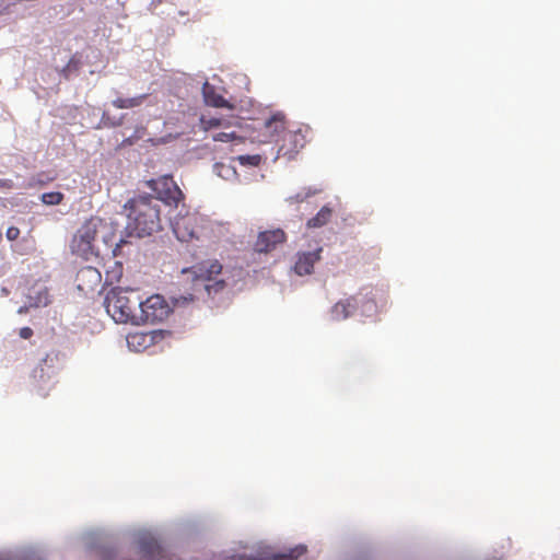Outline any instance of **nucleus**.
I'll use <instances>...</instances> for the list:
<instances>
[{
  "label": "nucleus",
  "mask_w": 560,
  "mask_h": 560,
  "mask_svg": "<svg viewBox=\"0 0 560 560\" xmlns=\"http://www.w3.org/2000/svg\"><path fill=\"white\" fill-rule=\"evenodd\" d=\"M129 228L138 236L152 235L161 230L160 206L154 197L140 195L129 200Z\"/></svg>",
  "instance_id": "1"
},
{
  "label": "nucleus",
  "mask_w": 560,
  "mask_h": 560,
  "mask_svg": "<svg viewBox=\"0 0 560 560\" xmlns=\"http://www.w3.org/2000/svg\"><path fill=\"white\" fill-rule=\"evenodd\" d=\"M221 272L222 265L218 260L202 261L183 270V273L191 279L196 299L215 298L225 290V281L217 279Z\"/></svg>",
  "instance_id": "2"
},
{
  "label": "nucleus",
  "mask_w": 560,
  "mask_h": 560,
  "mask_svg": "<svg viewBox=\"0 0 560 560\" xmlns=\"http://www.w3.org/2000/svg\"><path fill=\"white\" fill-rule=\"evenodd\" d=\"M104 304L116 323L137 325L141 299L135 290L113 288L107 292Z\"/></svg>",
  "instance_id": "3"
},
{
  "label": "nucleus",
  "mask_w": 560,
  "mask_h": 560,
  "mask_svg": "<svg viewBox=\"0 0 560 560\" xmlns=\"http://www.w3.org/2000/svg\"><path fill=\"white\" fill-rule=\"evenodd\" d=\"M100 222V219L90 218L77 230L70 242L72 254L86 260L95 254L94 241L97 235Z\"/></svg>",
  "instance_id": "4"
},
{
  "label": "nucleus",
  "mask_w": 560,
  "mask_h": 560,
  "mask_svg": "<svg viewBox=\"0 0 560 560\" xmlns=\"http://www.w3.org/2000/svg\"><path fill=\"white\" fill-rule=\"evenodd\" d=\"M206 219L197 212L177 215L172 224L173 232L180 242H192L201 238Z\"/></svg>",
  "instance_id": "5"
},
{
  "label": "nucleus",
  "mask_w": 560,
  "mask_h": 560,
  "mask_svg": "<svg viewBox=\"0 0 560 560\" xmlns=\"http://www.w3.org/2000/svg\"><path fill=\"white\" fill-rule=\"evenodd\" d=\"M172 313V308L160 294H153L145 301L141 300L137 325L155 324L165 320Z\"/></svg>",
  "instance_id": "6"
},
{
  "label": "nucleus",
  "mask_w": 560,
  "mask_h": 560,
  "mask_svg": "<svg viewBox=\"0 0 560 560\" xmlns=\"http://www.w3.org/2000/svg\"><path fill=\"white\" fill-rule=\"evenodd\" d=\"M359 307L363 315H369L376 310V303L368 296H348L332 305L330 314L334 320H343L353 315Z\"/></svg>",
  "instance_id": "7"
},
{
  "label": "nucleus",
  "mask_w": 560,
  "mask_h": 560,
  "mask_svg": "<svg viewBox=\"0 0 560 560\" xmlns=\"http://www.w3.org/2000/svg\"><path fill=\"white\" fill-rule=\"evenodd\" d=\"M148 186L156 194V201H163L167 206L177 207L184 195L175 180L170 175H163L148 182Z\"/></svg>",
  "instance_id": "8"
},
{
  "label": "nucleus",
  "mask_w": 560,
  "mask_h": 560,
  "mask_svg": "<svg viewBox=\"0 0 560 560\" xmlns=\"http://www.w3.org/2000/svg\"><path fill=\"white\" fill-rule=\"evenodd\" d=\"M287 235L283 230L275 229L260 232L254 244V249L257 253H269L273 250L277 245L284 243Z\"/></svg>",
  "instance_id": "9"
},
{
  "label": "nucleus",
  "mask_w": 560,
  "mask_h": 560,
  "mask_svg": "<svg viewBox=\"0 0 560 560\" xmlns=\"http://www.w3.org/2000/svg\"><path fill=\"white\" fill-rule=\"evenodd\" d=\"M77 288L83 293L93 292L102 282L101 271L92 266L80 268L77 273Z\"/></svg>",
  "instance_id": "10"
},
{
  "label": "nucleus",
  "mask_w": 560,
  "mask_h": 560,
  "mask_svg": "<svg viewBox=\"0 0 560 560\" xmlns=\"http://www.w3.org/2000/svg\"><path fill=\"white\" fill-rule=\"evenodd\" d=\"M320 247L313 252L298 253L293 268L294 272L299 276L311 275L313 272L315 262L320 259Z\"/></svg>",
  "instance_id": "11"
},
{
  "label": "nucleus",
  "mask_w": 560,
  "mask_h": 560,
  "mask_svg": "<svg viewBox=\"0 0 560 560\" xmlns=\"http://www.w3.org/2000/svg\"><path fill=\"white\" fill-rule=\"evenodd\" d=\"M282 140L283 144L280 147V150H284V153L298 152L305 144V136L301 129L284 132Z\"/></svg>",
  "instance_id": "12"
},
{
  "label": "nucleus",
  "mask_w": 560,
  "mask_h": 560,
  "mask_svg": "<svg viewBox=\"0 0 560 560\" xmlns=\"http://www.w3.org/2000/svg\"><path fill=\"white\" fill-rule=\"evenodd\" d=\"M202 95L205 103L209 106L217 108L232 107L230 103L221 94L217 92L215 86L211 85L208 82H206L202 86Z\"/></svg>",
  "instance_id": "13"
},
{
  "label": "nucleus",
  "mask_w": 560,
  "mask_h": 560,
  "mask_svg": "<svg viewBox=\"0 0 560 560\" xmlns=\"http://www.w3.org/2000/svg\"><path fill=\"white\" fill-rule=\"evenodd\" d=\"M265 129H266V132L271 137H276V136H280L282 133V136L284 135L285 131V120H284V115L282 114H275L272 115L269 119H267L265 121Z\"/></svg>",
  "instance_id": "14"
},
{
  "label": "nucleus",
  "mask_w": 560,
  "mask_h": 560,
  "mask_svg": "<svg viewBox=\"0 0 560 560\" xmlns=\"http://www.w3.org/2000/svg\"><path fill=\"white\" fill-rule=\"evenodd\" d=\"M332 217V209L328 206H324L315 217L311 218L306 222L308 229H317L326 225Z\"/></svg>",
  "instance_id": "15"
},
{
  "label": "nucleus",
  "mask_w": 560,
  "mask_h": 560,
  "mask_svg": "<svg viewBox=\"0 0 560 560\" xmlns=\"http://www.w3.org/2000/svg\"><path fill=\"white\" fill-rule=\"evenodd\" d=\"M148 94H141L135 97H117L112 102L113 106L119 109H128L138 107L143 104V102L147 100Z\"/></svg>",
  "instance_id": "16"
},
{
  "label": "nucleus",
  "mask_w": 560,
  "mask_h": 560,
  "mask_svg": "<svg viewBox=\"0 0 560 560\" xmlns=\"http://www.w3.org/2000/svg\"><path fill=\"white\" fill-rule=\"evenodd\" d=\"M124 267L120 261H113V266L105 271V282L109 285L119 282L122 277Z\"/></svg>",
  "instance_id": "17"
},
{
  "label": "nucleus",
  "mask_w": 560,
  "mask_h": 560,
  "mask_svg": "<svg viewBox=\"0 0 560 560\" xmlns=\"http://www.w3.org/2000/svg\"><path fill=\"white\" fill-rule=\"evenodd\" d=\"M232 161L244 167H258L262 162V156L260 154H242L234 156Z\"/></svg>",
  "instance_id": "18"
},
{
  "label": "nucleus",
  "mask_w": 560,
  "mask_h": 560,
  "mask_svg": "<svg viewBox=\"0 0 560 560\" xmlns=\"http://www.w3.org/2000/svg\"><path fill=\"white\" fill-rule=\"evenodd\" d=\"M65 199V196L60 191H50V192H44L40 196V200L43 203L47 206H57L60 205Z\"/></svg>",
  "instance_id": "19"
},
{
  "label": "nucleus",
  "mask_w": 560,
  "mask_h": 560,
  "mask_svg": "<svg viewBox=\"0 0 560 560\" xmlns=\"http://www.w3.org/2000/svg\"><path fill=\"white\" fill-rule=\"evenodd\" d=\"M213 140L217 142H230L234 140L243 142L244 138L236 136L235 132H219L213 136Z\"/></svg>",
  "instance_id": "20"
},
{
  "label": "nucleus",
  "mask_w": 560,
  "mask_h": 560,
  "mask_svg": "<svg viewBox=\"0 0 560 560\" xmlns=\"http://www.w3.org/2000/svg\"><path fill=\"white\" fill-rule=\"evenodd\" d=\"M147 336L143 334H132L127 337V342L129 347H145Z\"/></svg>",
  "instance_id": "21"
},
{
  "label": "nucleus",
  "mask_w": 560,
  "mask_h": 560,
  "mask_svg": "<svg viewBox=\"0 0 560 560\" xmlns=\"http://www.w3.org/2000/svg\"><path fill=\"white\" fill-rule=\"evenodd\" d=\"M201 124H202L203 128L207 130L210 128L219 127L221 125V119H219V118L206 119L202 117Z\"/></svg>",
  "instance_id": "22"
},
{
  "label": "nucleus",
  "mask_w": 560,
  "mask_h": 560,
  "mask_svg": "<svg viewBox=\"0 0 560 560\" xmlns=\"http://www.w3.org/2000/svg\"><path fill=\"white\" fill-rule=\"evenodd\" d=\"M5 236L9 241H15L20 236V229L16 226H10L7 230Z\"/></svg>",
  "instance_id": "23"
},
{
  "label": "nucleus",
  "mask_w": 560,
  "mask_h": 560,
  "mask_svg": "<svg viewBox=\"0 0 560 560\" xmlns=\"http://www.w3.org/2000/svg\"><path fill=\"white\" fill-rule=\"evenodd\" d=\"M14 188V183L12 179L2 178L0 179V190L8 191Z\"/></svg>",
  "instance_id": "24"
},
{
  "label": "nucleus",
  "mask_w": 560,
  "mask_h": 560,
  "mask_svg": "<svg viewBox=\"0 0 560 560\" xmlns=\"http://www.w3.org/2000/svg\"><path fill=\"white\" fill-rule=\"evenodd\" d=\"M310 196H311V192H306V194H301L300 192V194H296L295 196L289 197L288 201L290 203L302 202V201H304Z\"/></svg>",
  "instance_id": "25"
},
{
  "label": "nucleus",
  "mask_w": 560,
  "mask_h": 560,
  "mask_svg": "<svg viewBox=\"0 0 560 560\" xmlns=\"http://www.w3.org/2000/svg\"><path fill=\"white\" fill-rule=\"evenodd\" d=\"M34 335V331L31 327H22L20 330H19V336L22 338V339H31Z\"/></svg>",
  "instance_id": "26"
},
{
  "label": "nucleus",
  "mask_w": 560,
  "mask_h": 560,
  "mask_svg": "<svg viewBox=\"0 0 560 560\" xmlns=\"http://www.w3.org/2000/svg\"><path fill=\"white\" fill-rule=\"evenodd\" d=\"M102 120H103L105 126L116 127V126H120L121 125L120 120H118V121H110L109 117L105 113L103 114Z\"/></svg>",
  "instance_id": "27"
},
{
  "label": "nucleus",
  "mask_w": 560,
  "mask_h": 560,
  "mask_svg": "<svg viewBox=\"0 0 560 560\" xmlns=\"http://www.w3.org/2000/svg\"><path fill=\"white\" fill-rule=\"evenodd\" d=\"M27 312V307L26 306H21L18 311L19 314H23V313H26Z\"/></svg>",
  "instance_id": "28"
}]
</instances>
